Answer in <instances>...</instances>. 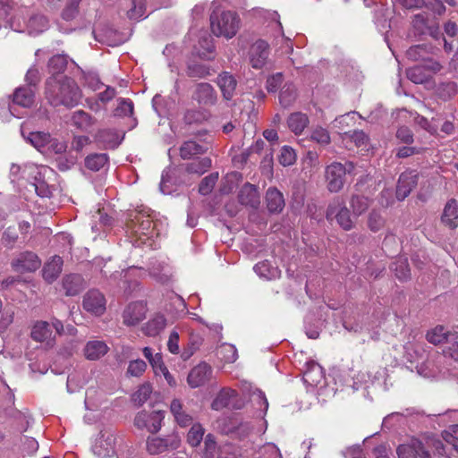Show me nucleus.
Instances as JSON below:
<instances>
[{
    "mask_svg": "<svg viewBox=\"0 0 458 458\" xmlns=\"http://www.w3.org/2000/svg\"><path fill=\"white\" fill-rule=\"evenodd\" d=\"M45 98L52 106H75L81 92L77 83L67 76H50L45 83Z\"/></svg>",
    "mask_w": 458,
    "mask_h": 458,
    "instance_id": "f257e3e1",
    "label": "nucleus"
},
{
    "mask_svg": "<svg viewBox=\"0 0 458 458\" xmlns=\"http://www.w3.org/2000/svg\"><path fill=\"white\" fill-rule=\"evenodd\" d=\"M397 454L399 458H442L446 452L439 438L428 436L424 442L414 438L408 444L400 445Z\"/></svg>",
    "mask_w": 458,
    "mask_h": 458,
    "instance_id": "f03ea898",
    "label": "nucleus"
},
{
    "mask_svg": "<svg viewBox=\"0 0 458 458\" xmlns=\"http://www.w3.org/2000/svg\"><path fill=\"white\" fill-rule=\"evenodd\" d=\"M126 226L127 230L137 237L136 243L139 246L140 244L151 246L152 243L148 242L159 235L157 223L149 210L133 211L130 215Z\"/></svg>",
    "mask_w": 458,
    "mask_h": 458,
    "instance_id": "7ed1b4c3",
    "label": "nucleus"
},
{
    "mask_svg": "<svg viewBox=\"0 0 458 458\" xmlns=\"http://www.w3.org/2000/svg\"><path fill=\"white\" fill-rule=\"evenodd\" d=\"M210 26L214 35L232 38L240 28V19L234 12L216 8L210 15Z\"/></svg>",
    "mask_w": 458,
    "mask_h": 458,
    "instance_id": "20e7f679",
    "label": "nucleus"
},
{
    "mask_svg": "<svg viewBox=\"0 0 458 458\" xmlns=\"http://www.w3.org/2000/svg\"><path fill=\"white\" fill-rule=\"evenodd\" d=\"M354 169L352 163L349 162L343 165L339 162H334L326 168V181L327 189L331 192L340 191L345 182L347 173H352Z\"/></svg>",
    "mask_w": 458,
    "mask_h": 458,
    "instance_id": "39448f33",
    "label": "nucleus"
},
{
    "mask_svg": "<svg viewBox=\"0 0 458 458\" xmlns=\"http://www.w3.org/2000/svg\"><path fill=\"white\" fill-rule=\"evenodd\" d=\"M326 218L329 222L334 220L345 231H349L353 226L350 211L345 202L340 197L335 198L329 204L326 212Z\"/></svg>",
    "mask_w": 458,
    "mask_h": 458,
    "instance_id": "423d86ee",
    "label": "nucleus"
},
{
    "mask_svg": "<svg viewBox=\"0 0 458 458\" xmlns=\"http://www.w3.org/2000/svg\"><path fill=\"white\" fill-rule=\"evenodd\" d=\"M53 328L58 335L64 333L63 323L56 318H54L51 323L38 321L32 327L31 338L37 342H46L47 344H50L55 337L53 335Z\"/></svg>",
    "mask_w": 458,
    "mask_h": 458,
    "instance_id": "0eeeda50",
    "label": "nucleus"
},
{
    "mask_svg": "<svg viewBox=\"0 0 458 458\" xmlns=\"http://www.w3.org/2000/svg\"><path fill=\"white\" fill-rule=\"evenodd\" d=\"M181 439L176 435H169L165 437H149L146 441V449L150 455L161 454L167 451L179 448Z\"/></svg>",
    "mask_w": 458,
    "mask_h": 458,
    "instance_id": "6e6552de",
    "label": "nucleus"
},
{
    "mask_svg": "<svg viewBox=\"0 0 458 458\" xmlns=\"http://www.w3.org/2000/svg\"><path fill=\"white\" fill-rule=\"evenodd\" d=\"M165 419V412L154 411L152 412L140 411L134 419V425L140 428H146L150 433H157L160 430L162 421Z\"/></svg>",
    "mask_w": 458,
    "mask_h": 458,
    "instance_id": "1a4fd4ad",
    "label": "nucleus"
},
{
    "mask_svg": "<svg viewBox=\"0 0 458 458\" xmlns=\"http://www.w3.org/2000/svg\"><path fill=\"white\" fill-rule=\"evenodd\" d=\"M115 436L112 432H101L92 451L98 458L111 457L114 454Z\"/></svg>",
    "mask_w": 458,
    "mask_h": 458,
    "instance_id": "9d476101",
    "label": "nucleus"
},
{
    "mask_svg": "<svg viewBox=\"0 0 458 458\" xmlns=\"http://www.w3.org/2000/svg\"><path fill=\"white\" fill-rule=\"evenodd\" d=\"M147 307L141 301L129 303L123 312V322L127 327H134L145 319Z\"/></svg>",
    "mask_w": 458,
    "mask_h": 458,
    "instance_id": "9b49d317",
    "label": "nucleus"
},
{
    "mask_svg": "<svg viewBox=\"0 0 458 458\" xmlns=\"http://www.w3.org/2000/svg\"><path fill=\"white\" fill-rule=\"evenodd\" d=\"M41 265V261L38 257L30 251L23 252L20 256L12 261V267L13 269L20 273L24 272H34Z\"/></svg>",
    "mask_w": 458,
    "mask_h": 458,
    "instance_id": "f8f14e48",
    "label": "nucleus"
},
{
    "mask_svg": "<svg viewBox=\"0 0 458 458\" xmlns=\"http://www.w3.org/2000/svg\"><path fill=\"white\" fill-rule=\"evenodd\" d=\"M106 298L98 290L89 291L83 299V308L95 315L100 316L106 310Z\"/></svg>",
    "mask_w": 458,
    "mask_h": 458,
    "instance_id": "ddd939ff",
    "label": "nucleus"
},
{
    "mask_svg": "<svg viewBox=\"0 0 458 458\" xmlns=\"http://www.w3.org/2000/svg\"><path fill=\"white\" fill-rule=\"evenodd\" d=\"M212 376V368L206 362H200L190 371L187 381L191 388H196L207 383Z\"/></svg>",
    "mask_w": 458,
    "mask_h": 458,
    "instance_id": "4468645a",
    "label": "nucleus"
},
{
    "mask_svg": "<svg viewBox=\"0 0 458 458\" xmlns=\"http://www.w3.org/2000/svg\"><path fill=\"white\" fill-rule=\"evenodd\" d=\"M418 174L416 171H406L399 176L396 187V198L403 200L411 193L412 189L417 185Z\"/></svg>",
    "mask_w": 458,
    "mask_h": 458,
    "instance_id": "2eb2a0df",
    "label": "nucleus"
},
{
    "mask_svg": "<svg viewBox=\"0 0 458 458\" xmlns=\"http://www.w3.org/2000/svg\"><path fill=\"white\" fill-rule=\"evenodd\" d=\"M237 393L231 388H223L216 396L211 403V408L215 411H221L224 408L239 409L236 404Z\"/></svg>",
    "mask_w": 458,
    "mask_h": 458,
    "instance_id": "dca6fc26",
    "label": "nucleus"
},
{
    "mask_svg": "<svg viewBox=\"0 0 458 458\" xmlns=\"http://www.w3.org/2000/svg\"><path fill=\"white\" fill-rule=\"evenodd\" d=\"M10 98L16 107L29 108L34 104L35 89L30 87L21 86L13 91Z\"/></svg>",
    "mask_w": 458,
    "mask_h": 458,
    "instance_id": "f3484780",
    "label": "nucleus"
},
{
    "mask_svg": "<svg viewBox=\"0 0 458 458\" xmlns=\"http://www.w3.org/2000/svg\"><path fill=\"white\" fill-rule=\"evenodd\" d=\"M193 98L200 105L212 106L216 102L217 96L215 89L209 83L202 82L196 86Z\"/></svg>",
    "mask_w": 458,
    "mask_h": 458,
    "instance_id": "a211bd4d",
    "label": "nucleus"
},
{
    "mask_svg": "<svg viewBox=\"0 0 458 458\" xmlns=\"http://www.w3.org/2000/svg\"><path fill=\"white\" fill-rule=\"evenodd\" d=\"M239 201L242 205L257 208L260 203V196L258 189L250 183H245L238 194Z\"/></svg>",
    "mask_w": 458,
    "mask_h": 458,
    "instance_id": "6ab92c4d",
    "label": "nucleus"
},
{
    "mask_svg": "<svg viewBox=\"0 0 458 458\" xmlns=\"http://www.w3.org/2000/svg\"><path fill=\"white\" fill-rule=\"evenodd\" d=\"M268 57V45L264 40L257 41L251 47L250 64L253 68L260 69Z\"/></svg>",
    "mask_w": 458,
    "mask_h": 458,
    "instance_id": "aec40b11",
    "label": "nucleus"
},
{
    "mask_svg": "<svg viewBox=\"0 0 458 458\" xmlns=\"http://www.w3.org/2000/svg\"><path fill=\"white\" fill-rule=\"evenodd\" d=\"M436 47L430 44H421L411 47L407 52V57L414 62H424L428 56L435 54Z\"/></svg>",
    "mask_w": 458,
    "mask_h": 458,
    "instance_id": "412c9836",
    "label": "nucleus"
},
{
    "mask_svg": "<svg viewBox=\"0 0 458 458\" xmlns=\"http://www.w3.org/2000/svg\"><path fill=\"white\" fill-rule=\"evenodd\" d=\"M85 287L84 280L81 275H67L63 279V288L67 296L79 294Z\"/></svg>",
    "mask_w": 458,
    "mask_h": 458,
    "instance_id": "4be33fe9",
    "label": "nucleus"
},
{
    "mask_svg": "<svg viewBox=\"0 0 458 458\" xmlns=\"http://www.w3.org/2000/svg\"><path fill=\"white\" fill-rule=\"evenodd\" d=\"M109 348L104 341H89L84 347V355L86 359L97 360L106 355Z\"/></svg>",
    "mask_w": 458,
    "mask_h": 458,
    "instance_id": "5701e85b",
    "label": "nucleus"
},
{
    "mask_svg": "<svg viewBox=\"0 0 458 458\" xmlns=\"http://www.w3.org/2000/svg\"><path fill=\"white\" fill-rule=\"evenodd\" d=\"M217 84L224 98L226 100H230L233 97L237 85L235 78L231 73L224 72L218 75Z\"/></svg>",
    "mask_w": 458,
    "mask_h": 458,
    "instance_id": "b1692460",
    "label": "nucleus"
},
{
    "mask_svg": "<svg viewBox=\"0 0 458 458\" xmlns=\"http://www.w3.org/2000/svg\"><path fill=\"white\" fill-rule=\"evenodd\" d=\"M442 222L451 229H454L458 225V203L454 199L447 201L444 208L442 215Z\"/></svg>",
    "mask_w": 458,
    "mask_h": 458,
    "instance_id": "393cba45",
    "label": "nucleus"
},
{
    "mask_svg": "<svg viewBox=\"0 0 458 458\" xmlns=\"http://www.w3.org/2000/svg\"><path fill=\"white\" fill-rule=\"evenodd\" d=\"M266 202L270 213H280L284 207V199L276 188H268L266 193Z\"/></svg>",
    "mask_w": 458,
    "mask_h": 458,
    "instance_id": "a878e982",
    "label": "nucleus"
},
{
    "mask_svg": "<svg viewBox=\"0 0 458 458\" xmlns=\"http://www.w3.org/2000/svg\"><path fill=\"white\" fill-rule=\"evenodd\" d=\"M63 259L54 256L43 267V277L49 284L53 283L62 272Z\"/></svg>",
    "mask_w": 458,
    "mask_h": 458,
    "instance_id": "bb28decb",
    "label": "nucleus"
},
{
    "mask_svg": "<svg viewBox=\"0 0 458 458\" xmlns=\"http://www.w3.org/2000/svg\"><path fill=\"white\" fill-rule=\"evenodd\" d=\"M207 144H199L194 140H187L180 148V156L182 159H191L197 155H201L208 150Z\"/></svg>",
    "mask_w": 458,
    "mask_h": 458,
    "instance_id": "cd10ccee",
    "label": "nucleus"
},
{
    "mask_svg": "<svg viewBox=\"0 0 458 458\" xmlns=\"http://www.w3.org/2000/svg\"><path fill=\"white\" fill-rule=\"evenodd\" d=\"M95 140L106 148H114L120 144L119 135L113 130L98 131Z\"/></svg>",
    "mask_w": 458,
    "mask_h": 458,
    "instance_id": "c85d7f7f",
    "label": "nucleus"
},
{
    "mask_svg": "<svg viewBox=\"0 0 458 458\" xmlns=\"http://www.w3.org/2000/svg\"><path fill=\"white\" fill-rule=\"evenodd\" d=\"M96 123V120L88 113L78 110L72 116V123L83 131H88Z\"/></svg>",
    "mask_w": 458,
    "mask_h": 458,
    "instance_id": "c756f323",
    "label": "nucleus"
},
{
    "mask_svg": "<svg viewBox=\"0 0 458 458\" xmlns=\"http://www.w3.org/2000/svg\"><path fill=\"white\" fill-rule=\"evenodd\" d=\"M166 326V319L163 315H156L154 318L149 319L146 325L142 327V331L146 335L156 336Z\"/></svg>",
    "mask_w": 458,
    "mask_h": 458,
    "instance_id": "7c9ffc66",
    "label": "nucleus"
},
{
    "mask_svg": "<svg viewBox=\"0 0 458 458\" xmlns=\"http://www.w3.org/2000/svg\"><path fill=\"white\" fill-rule=\"evenodd\" d=\"M11 98L0 99V119L3 122H9L13 117L21 118V114L13 101H10Z\"/></svg>",
    "mask_w": 458,
    "mask_h": 458,
    "instance_id": "2f4dec72",
    "label": "nucleus"
},
{
    "mask_svg": "<svg viewBox=\"0 0 458 458\" xmlns=\"http://www.w3.org/2000/svg\"><path fill=\"white\" fill-rule=\"evenodd\" d=\"M253 269L259 277L267 280L276 279L280 276V270L271 266L267 260L259 262Z\"/></svg>",
    "mask_w": 458,
    "mask_h": 458,
    "instance_id": "473e14b6",
    "label": "nucleus"
},
{
    "mask_svg": "<svg viewBox=\"0 0 458 458\" xmlns=\"http://www.w3.org/2000/svg\"><path fill=\"white\" fill-rule=\"evenodd\" d=\"M186 74L194 79H203L211 74L209 66L190 60L186 66Z\"/></svg>",
    "mask_w": 458,
    "mask_h": 458,
    "instance_id": "72a5a7b5",
    "label": "nucleus"
},
{
    "mask_svg": "<svg viewBox=\"0 0 458 458\" xmlns=\"http://www.w3.org/2000/svg\"><path fill=\"white\" fill-rule=\"evenodd\" d=\"M289 129L296 135L301 134L309 123L308 116L302 113H293L287 120Z\"/></svg>",
    "mask_w": 458,
    "mask_h": 458,
    "instance_id": "f704fd0d",
    "label": "nucleus"
},
{
    "mask_svg": "<svg viewBox=\"0 0 458 458\" xmlns=\"http://www.w3.org/2000/svg\"><path fill=\"white\" fill-rule=\"evenodd\" d=\"M322 378V367L315 362L308 364V368L303 374L304 381L310 386H317L321 382Z\"/></svg>",
    "mask_w": 458,
    "mask_h": 458,
    "instance_id": "c9c22d12",
    "label": "nucleus"
},
{
    "mask_svg": "<svg viewBox=\"0 0 458 458\" xmlns=\"http://www.w3.org/2000/svg\"><path fill=\"white\" fill-rule=\"evenodd\" d=\"M48 28V21L42 14H34L30 16L27 22V29L30 34H38Z\"/></svg>",
    "mask_w": 458,
    "mask_h": 458,
    "instance_id": "e433bc0d",
    "label": "nucleus"
},
{
    "mask_svg": "<svg viewBox=\"0 0 458 458\" xmlns=\"http://www.w3.org/2000/svg\"><path fill=\"white\" fill-rule=\"evenodd\" d=\"M67 66V56L64 55H54L48 61V71L51 76H63L62 73Z\"/></svg>",
    "mask_w": 458,
    "mask_h": 458,
    "instance_id": "4c0bfd02",
    "label": "nucleus"
},
{
    "mask_svg": "<svg viewBox=\"0 0 458 458\" xmlns=\"http://www.w3.org/2000/svg\"><path fill=\"white\" fill-rule=\"evenodd\" d=\"M406 75L415 84L426 83L430 79L429 73L421 65H415L408 69Z\"/></svg>",
    "mask_w": 458,
    "mask_h": 458,
    "instance_id": "58836bf2",
    "label": "nucleus"
},
{
    "mask_svg": "<svg viewBox=\"0 0 458 458\" xmlns=\"http://www.w3.org/2000/svg\"><path fill=\"white\" fill-rule=\"evenodd\" d=\"M451 335L443 327L437 326L427 334V340L433 344H439L449 341Z\"/></svg>",
    "mask_w": 458,
    "mask_h": 458,
    "instance_id": "ea45409f",
    "label": "nucleus"
},
{
    "mask_svg": "<svg viewBox=\"0 0 458 458\" xmlns=\"http://www.w3.org/2000/svg\"><path fill=\"white\" fill-rule=\"evenodd\" d=\"M107 161L106 154H91L85 158V166L91 171L98 172L107 164Z\"/></svg>",
    "mask_w": 458,
    "mask_h": 458,
    "instance_id": "a19ab883",
    "label": "nucleus"
},
{
    "mask_svg": "<svg viewBox=\"0 0 458 458\" xmlns=\"http://www.w3.org/2000/svg\"><path fill=\"white\" fill-rule=\"evenodd\" d=\"M205 429L200 423H195L190 428L187 434V443L191 447H197L203 440Z\"/></svg>",
    "mask_w": 458,
    "mask_h": 458,
    "instance_id": "79ce46f5",
    "label": "nucleus"
},
{
    "mask_svg": "<svg viewBox=\"0 0 458 458\" xmlns=\"http://www.w3.org/2000/svg\"><path fill=\"white\" fill-rule=\"evenodd\" d=\"M27 140L37 149L40 150L51 142V136L47 132L34 131L29 133Z\"/></svg>",
    "mask_w": 458,
    "mask_h": 458,
    "instance_id": "37998d69",
    "label": "nucleus"
},
{
    "mask_svg": "<svg viewBox=\"0 0 458 458\" xmlns=\"http://www.w3.org/2000/svg\"><path fill=\"white\" fill-rule=\"evenodd\" d=\"M200 48L198 49V55L200 58L205 60H213L215 58V47L210 36H205L199 41Z\"/></svg>",
    "mask_w": 458,
    "mask_h": 458,
    "instance_id": "c03bdc74",
    "label": "nucleus"
},
{
    "mask_svg": "<svg viewBox=\"0 0 458 458\" xmlns=\"http://www.w3.org/2000/svg\"><path fill=\"white\" fill-rule=\"evenodd\" d=\"M211 166V159L209 157H203L196 159L186 166L187 172L196 174H203Z\"/></svg>",
    "mask_w": 458,
    "mask_h": 458,
    "instance_id": "a18cd8bd",
    "label": "nucleus"
},
{
    "mask_svg": "<svg viewBox=\"0 0 458 458\" xmlns=\"http://www.w3.org/2000/svg\"><path fill=\"white\" fill-rule=\"evenodd\" d=\"M350 203L356 216L363 214L369 207V199L364 196L354 195L352 197Z\"/></svg>",
    "mask_w": 458,
    "mask_h": 458,
    "instance_id": "49530a36",
    "label": "nucleus"
},
{
    "mask_svg": "<svg viewBox=\"0 0 458 458\" xmlns=\"http://www.w3.org/2000/svg\"><path fill=\"white\" fill-rule=\"evenodd\" d=\"M396 277L400 280H406L410 277V268L406 259L400 258L392 265Z\"/></svg>",
    "mask_w": 458,
    "mask_h": 458,
    "instance_id": "de8ad7c7",
    "label": "nucleus"
},
{
    "mask_svg": "<svg viewBox=\"0 0 458 458\" xmlns=\"http://www.w3.org/2000/svg\"><path fill=\"white\" fill-rule=\"evenodd\" d=\"M438 96L445 101L457 94V85L454 81L441 83L437 88Z\"/></svg>",
    "mask_w": 458,
    "mask_h": 458,
    "instance_id": "09e8293b",
    "label": "nucleus"
},
{
    "mask_svg": "<svg viewBox=\"0 0 458 458\" xmlns=\"http://www.w3.org/2000/svg\"><path fill=\"white\" fill-rule=\"evenodd\" d=\"M146 0H132V7L127 14L131 20H140L146 16Z\"/></svg>",
    "mask_w": 458,
    "mask_h": 458,
    "instance_id": "8fccbe9b",
    "label": "nucleus"
},
{
    "mask_svg": "<svg viewBox=\"0 0 458 458\" xmlns=\"http://www.w3.org/2000/svg\"><path fill=\"white\" fill-rule=\"evenodd\" d=\"M203 458H217L216 442L212 434L205 437Z\"/></svg>",
    "mask_w": 458,
    "mask_h": 458,
    "instance_id": "3c124183",
    "label": "nucleus"
},
{
    "mask_svg": "<svg viewBox=\"0 0 458 458\" xmlns=\"http://www.w3.org/2000/svg\"><path fill=\"white\" fill-rule=\"evenodd\" d=\"M219 354L225 362L233 363L238 358L237 349L234 345L230 344H223L218 351Z\"/></svg>",
    "mask_w": 458,
    "mask_h": 458,
    "instance_id": "603ef678",
    "label": "nucleus"
},
{
    "mask_svg": "<svg viewBox=\"0 0 458 458\" xmlns=\"http://www.w3.org/2000/svg\"><path fill=\"white\" fill-rule=\"evenodd\" d=\"M133 113V103L128 98H119L118 106L114 111L115 116H130Z\"/></svg>",
    "mask_w": 458,
    "mask_h": 458,
    "instance_id": "864d4df0",
    "label": "nucleus"
},
{
    "mask_svg": "<svg viewBox=\"0 0 458 458\" xmlns=\"http://www.w3.org/2000/svg\"><path fill=\"white\" fill-rule=\"evenodd\" d=\"M152 386L150 384L141 385L132 396L133 402L138 405H142L150 396Z\"/></svg>",
    "mask_w": 458,
    "mask_h": 458,
    "instance_id": "5fc2aeb1",
    "label": "nucleus"
},
{
    "mask_svg": "<svg viewBox=\"0 0 458 458\" xmlns=\"http://www.w3.org/2000/svg\"><path fill=\"white\" fill-rule=\"evenodd\" d=\"M217 179V173L210 174L205 178H203L199 187V193L202 195L209 194L212 191L214 186L216 185Z\"/></svg>",
    "mask_w": 458,
    "mask_h": 458,
    "instance_id": "6e6d98bb",
    "label": "nucleus"
},
{
    "mask_svg": "<svg viewBox=\"0 0 458 458\" xmlns=\"http://www.w3.org/2000/svg\"><path fill=\"white\" fill-rule=\"evenodd\" d=\"M279 163L284 166H289L295 163L296 154L293 148L288 146H284L281 148L280 155L278 157Z\"/></svg>",
    "mask_w": 458,
    "mask_h": 458,
    "instance_id": "4d7b16f0",
    "label": "nucleus"
},
{
    "mask_svg": "<svg viewBox=\"0 0 458 458\" xmlns=\"http://www.w3.org/2000/svg\"><path fill=\"white\" fill-rule=\"evenodd\" d=\"M444 440L458 452V425H453L443 433Z\"/></svg>",
    "mask_w": 458,
    "mask_h": 458,
    "instance_id": "13d9d810",
    "label": "nucleus"
},
{
    "mask_svg": "<svg viewBox=\"0 0 458 458\" xmlns=\"http://www.w3.org/2000/svg\"><path fill=\"white\" fill-rule=\"evenodd\" d=\"M147 369V364L144 360L137 359L129 363L127 373L133 377H140Z\"/></svg>",
    "mask_w": 458,
    "mask_h": 458,
    "instance_id": "bf43d9fd",
    "label": "nucleus"
},
{
    "mask_svg": "<svg viewBox=\"0 0 458 458\" xmlns=\"http://www.w3.org/2000/svg\"><path fill=\"white\" fill-rule=\"evenodd\" d=\"M310 138L319 144H328L330 142L328 131L322 127L314 128L311 131Z\"/></svg>",
    "mask_w": 458,
    "mask_h": 458,
    "instance_id": "052dcab7",
    "label": "nucleus"
},
{
    "mask_svg": "<svg viewBox=\"0 0 458 458\" xmlns=\"http://www.w3.org/2000/svg\"><path fill=\"white\" fill-rule=\"evenodd\" d=\"M295 98L294 89L289 86L280 92L279 101L283 106L287 107L295 100Z\"/></svg>",
    "mask_w": 458,
    "mask_h": 458,
    "instance_id": "680f3d73",
    "label": "nucleus"
},
{
    "mask_svg": "<svg viewBox=\"0 0 458 458\" xmlns=\"http://www.w3.org/2000/svg\"><path fill=\"white\" fill-rule=\"evenodd\" d=\"M350 139L359 148H366L369 146V139L363 131H353L350 134Z\"/></svg>",
    "mask_w": 458,
    "mask_h": 458,
    "instance_id": "e2e57ef3",
    "label": "nucleus"
},
{
    "mask_svg": "<svg viewBox=\"0 0 458 458\" xmlns=\"http://www.w3.org/2000/svg\"><path fill=\"white\" fill-rule=\"evenodd\" d=\"M25 81L27 82V87H30L35 89L36 86L40 81V74L38 69L35 66L30 67L25 75Z\"/></svg>",
    "mask_w": 458,
    "mask_h": 458,
    "instance_id": "0e129e2a",
    "label": "nucleus"
},
{
    "mask_svg": "<svg viewBox=\"0 0 458 458\" xmlns=\"http://www.w3.org/2000/svg\"><path fill=\"white\" fill-rule=\"evenodd\" d=\"M90 142L91 140L88 136H74L71 143V148L76 152H81L85 147L89 145Z\"/></svg>",
    "mask_w": 458,
    "mask_h": 458,
    "instance_id": "69168bd1",
    "label": "nucleus"
},
{
    "mask_svg": "<svg viewBox=\"0 0 458 458\" xmlns=\"http://www.w3.org/2000/svg\"><path fill=\"white\" fill-rule=\"evenodd\" d=\"M368 225L371 231L377 232L383 227L384 219L377 212L372 211L369 214Z\"/></svg>",
    "mask_w": 458,
    "mask_h": 458,
    "instance_id": "338daca9",
    "label": "nucleus"
},
{
    "mask_svg": "<svg viewBox=\"0 0 458 458\" xmlns=\"http://www.w3.org/2000/svg\"><path fill=\"white\" fill-rule=\"evenodd\" d=\"M421 66L425 68L430 77L439 72L443 68L442 64L438 61L432 59L431 56H428V60H425Z\"/></svg>",
    "mask_w": 458,
    "mask_h": 458,
    "instance_id": "774afa93",
    "label": "nucleus"
}]
</instances>
